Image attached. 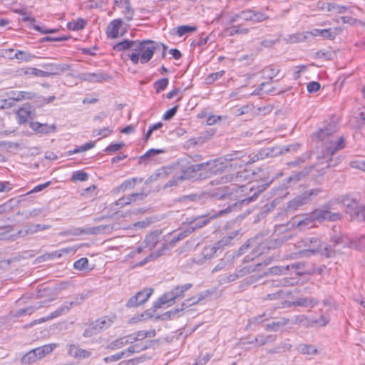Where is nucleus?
<instances>
[{
	"mask_svg": "<svg viewBox=\"0 0 365 365\" xmlns=\"http://www.w3.org/2000/svg\"><path fill=\"white\" fill-rule=\"evenodd\" d=\"M113 227L108 225H98L92 227H88L85 230H81V233H85L86 235H98L105 233L112 230Z\"/></svg>",
	"mask_w": 365,
	"mask_h": 365,
	"instance_id": "29",
	"label": "nucleus"
},
{
	"mask_svg": "<svg viewBox=\"0 0 365 365\" xmlns=\"http://www.w3.org/2000/svg\"><path fill=\"white\" fill-rule=\"evenodd\" d=\"M123 357H125V355L122 351L115 354L113 355H111L109 356H106L103 359V360L106 364H108V363L117 361Z\"/></svg>",
	"mask_w": 365,
	"mask_h": 365,
	"instance_id": "57",
	"label": "nucleus"
},
{
	"mask_svg": "<svg viewBox=\"0 0 365 365\" xmlns=\"http://www.w3.org/2000/svg\"><path fill=\"white\" fill-rule=\"evenodd\" d=\"M30 127L32 130L37 133H40L42 134H48L53 133L56 130V125L54 124L48 125L43 124L38 122H32L30 124Z\"/></svg>",
	"mask_w": 365,
	"mask_h": 365,
	"instance_id": "26",
	"label": "nucleus"
},
{
	"mask_svg": "<svg viewBox=\"0 0 365 365\" xmlns=\"http://www.w3.org/2000/svg\"><path fill=\"white\" fill-rule=\"evenodd\" d=\"M224 160L225 161L240 160L242 163H245L243 160H249V156H247L244 151H233L231 153L225 155L224 156Z\"/></svg>",
	"mask_w": 365,
	"mask_h": 365,
	"instance_id": "33",
	"label": "nucleus"
},
{
	"mask_svg": "<svg viewBox=\"0 0 365 365\" xmlns=\"http://www.w3.org/2000/svg\"><path fill=\"white\" fill-rule=\"evenodd\" d=\"M289 319L283 317L279 319V320L277 322H272V323L267 324L264 326V329L267 331H277L281 327L287 325L289 323Z\"/></svg>",
	"mask_w": 365,
	"mask_h": 365,
	"instance_id": "34",
	"label": "nucleus"
},
{
	"mask_svg": "<svg viewBox=\"0 0 365 365\" xmlns=\"http://www.w3.org/2000/svg\"><path fill=\"white\" fill-rule=\"evenodd\" d=\"M275 340V336L273 335H258L255 337V341L259 345L262 346L267 343H271Z\"/></svg>",
	"mask_w": 365,
	"mask_h": 365,
	"instance_id": "47",
	"label": "nucleus"
},
{
	"mask_svg": "<svg viewBox=\"0 0 365 365\" xmlns=\"http://www.w3.org/2000/svg\"><path fill=\"white\" fill-rule=\"evenodd\" d=\"M292 324L305 327H312L311 320L304 314L297 315L292 319Z\"/></svg>",
	"mask_w": 365,
	"mask_h": 365,
	"instance_id": "42",
	"label": "nucleus"
},
{
	"mask_svg": "<svg viewBox=\"0 0 365 365\" xmlns=\"http://www.w3.org/2000/svg\"><path fill=\"white\" fill-rule=\"evenodd\" d=\"M321 188L312 189L296 196L287 203V210L289 212L297 210L299 207L309 203L313 197L322 192Z\"/></svg>",
	"mask_w": 365,
	"mask_h": 365,
	"instance_id": "5",
	"label": "nucleus"
},
{
	"mask_svg": "<svg viewBox=\"0 0 365 365\" xmlns=\"http://www.w3.org/2000/svg\"><path fill=\"white\" fill-rule=\"evenodd\" d=\"M287 307H314L318 304V300L313 297H300L293 302H284Z\"/></svg>",
	"mask_w": 365,
	"mask_h": 365,
	"instance_id": "19",
	"label": "nucleus"
},
{
	"mask_svg": "<svg viewBox=\"0 0 365 365\" xmlns=\"http://www.w3.org/2000/svg\"><path fill=\"white\" fill-rule=\"evenodd\" d=\"M297 282L295 278L292 277H284L279 282H277L275 286H293Z\"/></svg>",
	"mask_w": 365,
	"mask_h": 365,
	"instance_id": "63",
	"label": "nucleus"
},
{
	"mask_svg": "<svg viewBox=\"0 0 365 365\" xmlns=\"http://www.w3.org/2000/svg\"><path fill=\"white\" fill-rule=\"evenodd\" d=\"M336 132V127L334 124H328L323 128L312 134V139L315 141H324V148L317 158L320 162L324 160L326 168L334 166L331 164L333 155L339 150L345 148L346 141L343 136L336 137L333 135Z\"/></svg>",
	"mask_w": 365,
	"mask_h": 365,
	"instance_id": "1",
	"label": "nucleus"
},
{
	"mask_svg": "<svg viewBox=\"0 0 365 365\" xmlns=\"http://www.w3.org/2000/svg\"><path fill=\"white\" fill-rule=\"evenodd\" d=\"M237 187V184H232L230 186H226L222 187L223 193L220 195L219 197L220 199H225L226 197L230 195L232 193L233 190H235Z\"/></svg>",
	"mask_w": 365,
	"mask_h": 365,
	"instance_id": "62",
	"label": "nucleus"
},
{
	"mask_svg": "<svg viewBox=\"0 0 365 365\" xmlns=\"http://www.w3.org/2000/svg\"><path fill=\"white\" fill-rule=\"evenodd\" d=\"M225 74V71L222 70L215 73H212L206 78V82L208 84L212 83L214 81L220 78Z\"/></svg>",
	"mask_w": 365,
	"mask_h": 365,
	"instance_id": "59",
	"label": "nucleus"
},
{
	"mask_svg": "<svg viewBox=\"0 0 365 365\" xmlns=\"http://www.w3.org/2000/svg\"><path fill=\"white\" fill-rule=\"evenodd\" d=\"M192 287V284L187 283L182 286H178L172 291L164 294L154 304L155 309L161 308L163 304L183 297L184 292Z\"/></svg>",
	"mask_w": 365,
	"mask_h": 365,
	"instance_id": "6",
	"label": "nucleus"
},
{
	"mask_svg": "<svg viewBox=\"0 0 365 365\" xmlns=\"http://www.w3.org/2000/svg\"><path fill=\"white\" fill-rule=\"evenodd\" d=\"M84 298L83 297H77L75 298L74 300L71 302H65L60 307H58L57 309H56L54 312H51L48 316L46 317H42L39 319L38 320L35 321V324L38 322V323H42L44 322H46L48 320L56 318L59 316L63 315L69 312L71 307L73 306L79 305L82 303Z\"/></svg>",
	"mask_w": 365,
	"mask_h": 365,
	"instance_id": "7",
	"label": "nucleus"
},
{
	"mask_svg": "<svg viewBox=\"0 0 365 365\" xmlns=\"http://www.w3.org/2000/svg\"><path fill=\"white\" fill-rule=\"evenodd\" d=\"M321 240L318 237H305L297 242L299 248H304L299 252L302 257H309L318 255L320 252Z\"/></svg>",
	"mask_w": 365,
	"mask_h": 365,
	"instance_id": "4",
	"label": "nucleus"
},
{
	"mask_svg": "<svg viewBox=\"0 0 365 365\" xmlns=\"http://www.w3.org/2000/svg\"><path fill=\"white\" fill-rule=\"evenodd\" d=\"M46 68L48 69L46 73L47 77L51 76H57L61 75L66 71L70 70V66L68 64L63 63V64H48L46 66Z\"/></svg>",
	"mask_w": 365,
	"mask_h": 365,
	"instance_id": "21",
	"label": "nucleus"
},
{
	"mask_svg": "<svg viewBox=\"0 0 365 365\" xmlns=\"http://www.w3.org/2000/svg\"><path fill=\"white\" fill-rule=\"evenodd\" d=\"M145 196L146 195L143 192L133 193L118 199L115 202V205L120 207H124L136 200H142Z\"/></svg>",
	"mask_w": 365,
	"mask_h": 365,
	"instance_id": "22",
	"label": "nucleus"
},
{
	"mask_svg": "<svg viewBox=\"0 0 365 365\" xmlns=\"http://www.w3.org/2000/svg\"><path fill=\"white\" fill-rule=\"evenodd\" d=\"M67 354L71 358L77 360H84L91 358L92 349H86L80 346L78 344L71 343L66 345Z\"/></svg>",
	"mask_w": 365,
	"mask_h": 365,
	"instance_id": "10",
	"label": "nucleus"
},
{
	"mask_svg": "<svg viewBox=\"0 0 365 365\" xmlns=\"http://www.w3.org/2000/svg\"><path fill=\"white\" fill-rule=\"evenodd\" d=\"M164 153H165V150H162V149H154V148L150 149L144 155H143L140 159L141 161H145L151 157H153L156 155Z\"/></svg>",
	"mask_w": 365,
	"mask_h": 365,
	"instance_id": "53",
	"label": "nucleus"
},
{
	"mask_svg": "<svg viewBox=\"0 0 365 365\" xmlns=\"http://www.w3.org/2000/svg\"><path fill=\"white\" fill-rule=\"evenodd\" d=\"M262 264V263H257L255 266H247L239 270H237L235 274L237 275V279L241 278L250 273H252L257 270H259Z\"/></svg>",
	"mask_w": 365,
	"mask_h": 365,
	"instance_id": "36",
	"label": "nucleus"
},
{
	"mask_svg": "<svg viewBox=\"0 0 365 365\" xmlns=\"http://www.w3.org/2000/svg\"><path fill=\"white\" fill-rule=\"evenodd\" d=\"M222 158L209 160L200 164H195L189 166L182 171V175L185 180L192 182L200 181L212 177V175L223 171Z\"/></svg>",
	"mask_w": 365,
	"mask_h": 365,
	"instance_id": "2",
	"label": "nucleus"
},
{
	"mask_svg": "<svg viewBox=\"0 0 365 365\" xmlns=\"http://www.w3.org/2000/svg\"><path fill=\"white\" fill-rule=\"evenodd\" d=\"M315 165H311L309 167H307L301 171L294 172L287 180L288 183H297L304 178L314 168Z\"/></svg>",
	"mask_w": 365,
	"mask_h": 365,
	"instance_id": "25",
	"label": "nucleus"
},
{
	"mask_svg": "<svg viewBox=\"0 0 365 365\" xmlns=\"http://www.w3.org/2000/svg\"><path fill=\"white\" fill-rule=\"evenodd\" d=\"M283 153L282 150H279V148H266L260 150L258 153L254 155L252 158L249 156V160L243 161L245 164L252 163L267 158H272L277 155H282Z\"/></svg>",
	"mask_w": 365,
	"mask_h": 365,
	"instance_id": "13",
	"label": "nucleus"
},
{
	"mask_svg": "<svg viewBox=\"0 0 365 365\" xmlns=\"http://www.w3.org/2000/svg\"><path fill=\"white\" fill-rule=\"evenodd\" d=\"M330 209L331 207L329 204L324 205L319 208L315 209L313 211V213L316 221H336L339 220L341 217V214L339 212H332L330 211Z\"/></svg>",
	"mask_w": 365,
	"mask_h": 365,
	"instance_id": "11",
	"label": "nucleus"
},
{
	"mask_svg": "<svg viewBox=\"0 0 365 365\" xmlns=\"http://www.w3.org/2000/svg\"><path fill=\"white\" fill-rule=\"evenodd\" d=\"M184 180L182 175H175L169 180L164 185L163 188L166 189L173 186H178Z\"/></svg>",
	"mask_w": 365,
	"mask_h": 365,
	"instance_id": "51",
	"label": "nucleus"
},
{
	"mask_svg": "<svg viewBox=\"0 0 365 365\" xmlns=\"http://www.w3.org/2000/svg\"><path fill=\"white\" fill-rule=\"evenodd\" d=\"M154 343L155 341L153 340L146 341L145 342H137L134 344L130 345L127 349L123 350V352L124 353L125 357H128L133 354L139 353L142 351L147 349Z\"/></svg>",
	"mask_w": 365,
	"mask_h": 365,
	"instance_id": "18",
	"label": "nucleus"
},
{
	"mask_svg": "<svg viewBox=\"0 0 365 365\" xmlns=\"http://www.w3.org/2000/svg\"><path fill=\"white\" fill-rule=\"evenodd\" d=\"M339 238H337L338 240ZM336 240H334V247L336 248L339 245H336ZM320 252L318 253L324 257H325L326 258H330V257H333L334 255H335V253L336 252H339L340 250L339 249H332L331 247L327 244L326 242H324L321 240V245H320Z\"/></svg>",
	"mask_w": 365,
	"mask_h": 365,
	"instance_id": "28",
	"label": "nucleus"
},
{
	"mask_svg": "<svg viewBox=\"0 0 365 365\" xmlns=\"http://www.w3.org/2000/svg\"><path fill=\"white\" fill-rule=\"evenodd\" d=\"M280 70L274 66H269L264 68V72L267 74V76L269 79H272L274 77L277 76L279 73Z\"/></svg>",
	"mask_w": 365,
	"mask_h": 365,
	"instance_id": "61",
	"label": "nucleus"
},
{
	"mask_svg": "<svg viewBox=\"0 0 365 365\" xmlns=\"http://www.w3.org/2000/svg\"><path fill=\"white\" fill-rule=\"evenodd\" d=\"M290 269V266H275L270 267L269 270V274H286L288 270Z\"/></svg>",
	"mask_w": 365,
	"mask_h": 365,
	"instance_id": "56",
	"label": "nucleus"
},
{
	"mask_svg": "<svg viewBox=\"0 0 365 365\" xmlns=\"http://www.w3.org/2000/svg\"><path fill=\"white\" fill-rule=\"evenodd\" d=\"M160 48V44L158 42L151 40L137 41L134 51L128 55L133 64H138L140 62L145 64L150 61L155 52Z\"/></svg>",
	"mask_w": 365,
	"mask_h": 365,
	"instance_id": "3",
	"label": "nucleus"
},
{
	"mask_svg": "<svg viewBox=\"0 0 365 365\" xmlns=\"http://www.w3.org/2000/svg\"><path fill=\"white\" fill-rule=\"evenodd\" d=\"M230 210V209L220 210L217 212V214L213 215L209 217L207 216H201V217H197L193 221L191 222L192 225L189 229H190V230L192 232H193L195 229L202 227L203 226H205V225L209 223L210 220L211 219H214L216 217H217L218 215H222L224 213H227Z\"/></svg>",
	"mask_w": 365,
	"mask_h": 365,
	"instance_id": "17",
	"label": "nucleus"
},
{
	"mask_svg": "<svg viewBox=\"0 0 365 365\" xmlns=\"http://www.w3.org/2000/svg\"><path fill=\"white\" fill-rule=\"evenodd\" d=\"M153 289L147 288L137 292L127 302L126 306L129 308L138 307L145 303L153 294Z\"/></svg>",
	"mask_w": 365,
	"mask_h": 365,
	"instance_id": "14",
	"label": "nucleus"
},
{
	"mask_svg": "<svg viewBox=\"0 0 365 365\" xmlns=\"http://www.w3.org/2000/svg\"><path fill=\"white\" fill-rule=\"evenodd\" d=\"M254 175V173L250 170H244L242 171L237 172L234 175H226L220 178V180H217L219 183H225L230 181L240 182L242 179L247 180Z\"/></svg>",
	"mask_w": 365,
	"mask_h": 365,
	"instance_id": "16",
	"label": "nucleus"
},
{
	"mask_svg": "<svg viewBox=\"0 0 365 365\" xmlns=\"http://www.w3.org/2000/svg\"><path fill=\"white\" fill-rule=\"evenodd\" d=\"M137 41L125 39L120 41L113 46V49L117 51H121L129 48L132 49V52L134 51Z\"/></svg>",
	"mask_w": 365,
	"mask_h": 365,
	"instance_id": "32",
	"label": "nucleus"
},
{
	"mask_svg": "<svg viewBox=\"0 0 365 365\" xmlns=\"http://www.w3.org/2000/svg\"><path fill=\"white\" fill-rule=\"evenodd\" d=\"M51 226L50 225H30L26 227L24 230H20L19 234L20 236L24 237L28 235H33L41 230L49 229Z\"/></svg>",
	"mask_w": 365,
	"mask_h": 365,
	"instance_id": "27",
	"label": "nucleus"
},
{
	"mask_svg": "<svg viewBox=\"0 0 365 365\" xmlns=\"http://www.w3.org/2000/svg\"><path fill=\"white\" fill-rule=\"evenodd\" d=\"M35 97V93L26 91H11L10 98L16 101L30 100Z\"/></svg>",
	"mask_w": 365,
	"mask_h": 365,
	"instance_id": "31",
	"label": "nucleus"
},
{
	"mask_svg": "<svg viewBox=\"0 0 365 365\" xmlns=\"http://www.w3.org/2000/svg\"><path fill=\"white\" fill-rule=\"evenodd\" d=\"M79 78L84 81H88L90 83H101L103 81H108L111 79L110 74L103 72L98 71L96 73H82L79 74Z\"/></svg>",
	"mask_w": 365,
	"mask_h": 365,
	"instance_id": "15",
	"label": "nucleus"
},
{
	"mask_svg": "<svg viewBox=\"0 0 365 365\" xmlns=\"http://www.w3.org/2000/svg\"><path fill=\"white\" fill-rule=\"evenodd\" d=\"M87 22L83 19H78L77 21L68 22L67 28L71 31H80L85 28Z\"/></svg>",
	"mask_w": 365,
	"mask_h": 365,
	"instance_id": "41",
	"label": "nucleus"
},
{
	"mask_svg": "<svg viewBox=\"0 0 365 365\" xmlns=\"http://www.w3.org/2000/svg\"><path fill=\"white\" fill-rule=\"evenodd\" d=\"M88 264V260L86 257H82L76 261L73 264V267L78 270H83L86 268Z\"/></svg>",
	"mask_w": 365,
	"mask_h": 365,
	"instance_id": "60",
	"label": "nucleus"
},
{
	"mask_svg": "<svg viewBox=\"0 0 365 365\" xmlns=\"http://www.w3.org/2000/svg\"><path fill=\"white\" fill-rule=\"evenodd\" d=\"M192 233V231L190 229H187L183 231H180L177 235H175L172 240L170 241V245L173 246L175 243L178 242L182 240L187 236H188L190 234Z\"/></svg>",
	"mask_w": 365,
	"mask_h": 365,
	"instance_id": "45",
	"label": "nucleus"
},
{
	"mask_svg": "<svg viewBox=\"0 0 365 365\" xmlns=\"http://www.w3.org/2000/svg\"><path fill=\"white\" fill-rule=\"evenodd\" d=\"M156 335V331L155 329H150L149 331H139L135 332V339H138V341H142L146 337H154Z\"/></svg>",
	"mask_w": 365,
	"mask_h": 365,
	"instance_id": "46",
	"label": "nucleus"
},
{
	"mask_svg": "<svg viewBox=\"0 0 365 365\" xmlns=\"http://www.w3.org/2000/svg\"><path fill=\"white\" fill-rule=\"evenodd\" d=\"M316 221V219L314 217V213L312 212L309 215H306L304 217L302 220L294 219V223L296 224L297 228L299 230H304L307 228L312 227L313 226V223Z\"/></svg>",
	"mask_w": 365,
	"mask_h": 365,
	"instance_id": "23",
	"label": "nucleus"
},
{
	"mask_svg": "<svg viewBox=\"0 0 365 365\" xmlns=\"http://www.w3.org/2000/svg\"><path fill=\"white\" fill-rule=\"evenodd\" d=\"M337 245H342L344 247H349L357 250H364L365 249V239L364 237H361L348 242L344 237H339V239L336 240L335 246Z\"/></svg>",
	"mask_w": 365,
	"mask_h": 365,
	"instance_id": "20",
	"label": "nucleus"
},
{
	"mask_svg": "<svg viewBox=\"0 0 365 365\" xmlns=\"http://www.w3.org/2000/svg\"><path fill=\"white\" fill-rule=\"evenodd\" d=\"M267 19V16L262 13L258 11H252V21L255 22H261Z\"/></svg>",
	"mask_w": 365,
	"mask_h": 365,
	"instance_id": "64",
	"label": "nucleus"
},
{
	"mask_svg": "<svg viewBox=\"0 0 365 365\" xmlns=\"http://www.w3.org/2000/svg\"><path fill=\"white\" fill-rule=\"evenodd\" d=\"M125 18L130 21L133 19L134 11L132 9L129 0H126L125 10L123 11Z\"/></svg>",
	"mask_w": 365,
	"mask_h": 365,
	"instance_id": "58",
	"label": "nucleus"
},
{
	"mask_svg": "<svg viewBox=\"0 0 365 365\" xmlns=\"http://www.w3.org/2000/svg\"><path fill=\"white\" fill-rule=\"evenodd\" d=\"M112 324V321L107 317H103L92 322L88 328L84 330L83 336L91 337L98 334L103 329H108Z\"/></svg>",
	"mask_w": 365,
	"mask_h": 365,
	"instance_id": "8",
	"label": "nucleus"
},
{
	"mask_svg": "<svg viewBox=\"0 0 365 365\" xmlns=\"http://www.w3.org/2000/svg\"><path fill=\"white\" fill-rule=\"evenodd\" d=\"M197 31L196 26H192L188 25L180 26L177 29V34L179 36H182L187 34L192 33Z\"/></svg>",
	"mask_w": 365,
	"mask_h": 365,
	"instance_id": "48",
	"label": "nucleus"
},
{
	"mask_svg": "<svg viewBox=\"0 0 365 365\" xmlns=\"http://www.w3.org/2000/svg\"><path fill=\"white\" fill-rule=\"evenodd\" d=\"M311 34L314 36H322L324 38L333 39L335 37V33L331 31V29H313Z\"/></svg>",
	"mask_w": 365,
	"mask_h": 365,
	"instance_id": "40",
	"label": "nucleus"
},
{
	"mask_svg": "<svg viewBox=\"0 0 365 365\" xmlns=\"http://www.w3.org/2000/svg\"><path fill=\"white\" fill-rule=\"evenodd\" d=\"M341 202L349 209L346 212H349L351 217L358 218L364 217L365 207L360 205L355 199L346 196L343 197Z\"/></svg>",
	"mask_w": 365,
	"mask_h": 365,
	"instance_id": "12",
	"label": "nucleus"
},
{
	"mask_svg": "<svg viewBox=\"0 0 365 365\" xmlns=\"http://www.w3.org/2000/svg\"><path fill=\"white\" fill-rule=\"evenodd\" d=\"M122 26V21L120 19H115L112 21L108 26L106 34L108 37L115 38L118 36H123V34H119V29Z\"/></svg>",
	"mask_w": 365,
	"mask_h": 365,
	"instance_id": "24",
	"label": "nucleus"
},
{
	"mask_svg": "<svg viewBox=\"0 0 365 365\" xmlns=\"http://www.w3.org/2000/svg\"><path fill=\"white\" fill-rule=\"evenodd\" d=\"M142 180V179L138 180L136 178H132L130 179L126 180L117 187V190L118 192H125L127 190L133 188L138 181L141 182Z\"/></svg>",
	"mask_w": 365,
	"mask_h": 365,
	"instance_id": "35",
	"label": "nucleus"
},
{
	"mask_svg": "<svg viewBox=\"0 0 365 365\" xmlns=\"http://www.w3.org/2000/svg\"><path fill=\"white\" fill-rule=\"evenodd\" d=\"M88 178L87 173L83 170H78L73 173L71 180L73 181H86Z\"/></svg>",
	"mask_w": 365,
	"mask_h": 365,
	"instance_id": "55",
	"label": "nucleus"
},
{
	"mask_svg": "<svg viewBox=\"0 0 365 365\" xmlns=\"http://www.w3.org/2000/svg\"><path fill=\"white\" fill-rule=\"evenodd\" d=\"M252 10L242 11L240 13L235 14L230 19V24L237 22L239 19L252 21Z\"/></svg>",
	"mask_w": 365,
	"mask_h": 365,
	"instance_id": "38",
	"label": "nucleus"
},
{
	"mask_svg": "<svg viewBox=\"0 0 365 365\" xmlns=\"http://www.w3.org/2000/svg\"><path fill=\"white\" fill-rule=\"evenodd\" d=\"M125 345V342L123 341V337L118 338L113 341H111L110 344H108L106 349H110V350H115L120 349L123 347Z\"/></svg>",
	"mask_w": 365,
	"mask_h": 365,
	"instance_id": "52",
	"label": "nucleus"
},
{
	"mask_svg": "<svg viewBox=\"0 0 365 365\" xmlns=\"http://www.w3.org/2000/svg\"><path fill=\"white\" fill-rule=\"evenodd\" d=\"M57 347L56 344H46L34 349L38 359H41L46 355L51 354Z\"/></svg>",
	"mask_w": 365,
	"mask_h": 365,
	"instance_id": "30",
	"label": "nucleus"
},
{
	"mask_svg": "<svg viewBox=\"0 0 365 365\" xmlns=\"http://www.w3.org/2000/svg\"><path fill=\"white\" fill-rule=\"evenodd\" d=\"M237 235L238 231H235L232 235L222 237L220 240H219L214 245L206 247L202 252L203 257L205 259H210L214 257L217 250L220 249L221 247L225 245H229L231 242V240Z\"/></svg>",
	"mask_w": 365,
	"mask_h": 365,
	"instance_id": "9",
	"label": "nucleus"
},
{
	"mask_svg": "<svg viewBox=\"0 0 365 365\" xmlns=\"http://www.w3.org/2000/svg\"><path fill=\"white\" fill-rule=\"evenodd\" d=\"M203 297H198L197 299H195V298H191V299H189L188 301L189 302H191L190 303H189L188 304H186L185 303H182V307L180 309H175L174 310H170L169 312H167L165 314V315H168L169 317L170 316H173L175 315V314H177L178 312H179L180 311H182L184 309V306H185L186 307H188V306H190L191 304H196L197 302H198L199 301L201 300V299H202Z\"/></svg>",
	"mask_w": 365,
	"mask_h": 365,
	"instance_id": "50",
	"label": "nucleus"
},
{
	"mask_svg": "<svg viewBox=\"0 0 365 365\" xmlns=\"http://www.w3.org/2000/svg\"><path fill=\"white\" fill-rule=\"evenodd\" d=\"M297 350L303 354L316 355L318 354L316 346L312 344H299L297 346Z\"/></svg>",
	"mask_w": 365,
	"mask_h": 365,
	"instance_id": "37",
	"label": "nucleus"
},
{
	"mask_svg": "<svg viewBox=\"0 0 365 365\" xmlns=\"http://www.w3.org/2000/svg\"><path fill=\"white\" fill-rule=\"evenodd\" d=\"M33 56L24 51L18 50L14 54L15 58L22 61H29L32 58Z\"/></svg>",
	"mask_w": 365,
	"mask_h": 365,
	"instance_id": "54",
	"label": "nucleus"
},
{
	"mask_svg": "<svg viewBox=\"0 0 365 365\" xmlns=\"http://www.w3.org/2000/svg\"><path fill=\"white\" fill-rule=\"evenodd\" d=\"M20 73L39 77H47L48 75L46 73H45V71H42L36 68H22L20 71Z\"/></svg>",
	"mask_w": 365,
	"mask_h": 365,
	"instance_id": "39",
	"label": "nucleus"
},
{
	"mask_svg": "<svg viewBox=\"0 0 365 365\" xmlns=\"http://www.w3.org/2000/svg\"><path fill=\"white\" fill-rule=\"evenodd\" d=\"M168 83L169 81L168 78H161L155 82L153 86L155 89L156 93H159L161 91H164L167 88Z\"/></svg>",
	"mask_w": 365,
	"mask_h": 365,
	"instance_id": "49",
	"label": "nucleus"
},
{
	"mask_svg": "<svg viewBox=\"0 0 365 365\" xmlns=\"http://www.w3.org/2000/svg\"><path fill=\"white\" fill-rule=\"evenodd\" d=\"M39 360L34 349L27 352L21 359L23 364H31Z\"/></svg>",
	"mask_w": 365,
	"mask_h": 365,
	"instance_id": "44",
	"label": "nucleus"
},
{
	"mask_svg": "<svg viewBox=\"0 0 365 365\" xmlns=\"http://www.w3.org/2000/svg\"><path fill=\"white\" fill-rule=\"evenodd\" d=\"M158 238L159 234L158 232H152L145 237L144 242L148 247H149L150 250H151L155 247V245L158 242Z\"/></svg>",
	"mask_w": 365,
	"mask_h": 365,
	"instance_id": "43",
	"label": "nucleus"
}]
</instances>
